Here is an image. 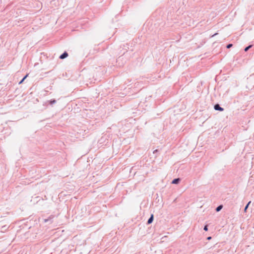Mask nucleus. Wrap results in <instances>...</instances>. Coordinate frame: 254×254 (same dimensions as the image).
Wrapping results in <instances>:
<instances>
[{"instance_id":"1","label":"nucleus","mask_w":254,"mask_h":254,"mask_svg":"<svg viewBox=\"0 0 254 254\" xmlns=\"http://www.w3.org/2000/svg\"><path fill=\"white\" fill-rule=\"evenodd\" d=\"M214 108L216 111H221V112L224 111V108H223L221 107H220V105L218 104H217L215 105L214 106Z\"/></svg>"},{"instance_id":"2","label":"nucleus","mask_w":254,"mask_h":254,"mask_svg":"<svg viewBox=\"0 0 254 254\" xmlns=\"http://www.w3.org/2000/svg\"><path fill=\"white\" fill-rule=\"evenodd\" d=\"M68 56V53L66 52H64V53H63L60 56V59H64L67 57Z\"/></svg>"},{"instance_id":"3","label":"nucleus","mask_w":254,"mask_h":254,"mask_svg":"<svg viewBox=\"0 0 254 254\" xmlns=\"http://www.w3.org/2000/svg\"><path fill=\"white\" fill-rule=\"evenodd\" d=\"M154 219V216L153 214H151L149 218L147 220V224H150L152 223Z\"/></svg>"},{"instance_id":"4","label":"nucleus","mask_w":254,"mask_h":254,"mask_svg":"<svg viewBox=\"0 0 254 254\" xmlns=\"http://www.w3.org/2000/svg\"><path fill=\"white\" fill-rule=\"evenodd\" d=\"M181 181V179L180 178H176L174 179L172 182V184H178Z\"/></svg>"},{"instance_id":"5","label":"nucleus","mask_w":254,"mask_h":254,"mask_svg":"<svg viewBox=\"0 0 254 254\" xmlns=\"http://www.w3.org/2000/svg\"><path fill=\"white\" fill-rule=\"evenodd\" d=\"M251 203V201H250L247 203V204L245 206V208H244V212H247V209L248 208L249 206V205L250 204V203Z\"/></svg>"},{"instance_id":"6","label":"nucleus","mask_w":254,"mask_h":254,"mask_svg":"<svg viewBox=\"0 0 254 254\" xmlns=\"http://www.w3.org/2000/svg\"><path fill=\"white\" fill-rule=\"evenodd\" d=\"M222 207H223V206L222 205H219L218 206H217L216 207V211L217 212H219V211H220L222 209Z\"/></svg>"},{"instance_id":"7","label":"nucleus","mask_w":254,"mask_h":254,"mask_svg":"<svg viewBox=\"0 0 254 254\" xmlns=\"http://www.w3.org/2000/svg\"><path fill=\"white\" fill-rule=\"evenodd\" d=\"M52 218L51 217H50L48 219H44V222H45V223L48 222H52Z\"/></svg>"},{"instance_id":"8","label":"nucleus","mask_w":254,"mask_h":254,"mask_svg":"<svg viewBox=\"0 0 254 254\" xmlns=\"http://www.w3.org/2000/svg\"><path fill=\"white\" fill-rule=\"evenodd\" d=\"M252 47V45H249L248 47H246L244 49V51L245 52H247L251 47Z\"/></svg>"},{"instance_id":"9","label":"nucleus","mask_w":254,"mask_h":254,"mask_svg":"<svg viewBox=\"0 0 254 254\" xmlns=\"http://www.w3.org/2000/svg\"><path fill=\"white\" fill-rule=\"evenodd\" d=\"M50 102V104L51 105H53L54 104L56 103V100H55V99H53V100H51L49 101Z\"/></svg>"},{"instance_id":"10","label":"nucleus","mask_w":254,"mask_h":254,"mask_svg":"<svg viewBox=\"0 0 254 254\" xmlns=\"http://www.w3.org/2000/svg\"><path fill=\"white\" fill-rule=\"evenodd\" d=\"M232 46H233V45L232 44H229L227 45L226 47H227V48L229 49L231 47H232Z\"/></svg>"},{"instance_id":"11","label":"nucleus","mask_w":254,"mask_h":254,"mask_svg":"<svg viewBox=\"0 0 254 254\" xmlns=\"http://www.w3.org/2000/svg\"><path fill=\"white\" fill-rule=\"evenodd\" d=\"M203 229L204 231H207L208 230V226L207 225L204 226Z\"/></svg>"},{"instance_id":"12","label":"nucleus","mask_w":254,"mask_h":254,"mask_svg":"<svg viewBox=\"0 0 254 254\" xmlns=\"http://www.w3.org/2000/svg\"><path fill=\"white\" fill-rule=\"evenodd\" d=\"M24 79H23V78H22L21 81L19 82V84H21L22 83L23 81H24Z\"/></svg>"},{"instance_id":"13","label":"nucleus","mask_w":254,"mask_h":254,"mask_svg":"<svg viewBox=\"0 0 254 254\" xmlns=\"http://www.w3.org/2000/svg\"><path fill=\"white\" fill-rule=\"evenodd\" d=\"M158 152V150L157 149H156V150H154L153 153L155 154L156 153H157Z\"/></svg>"},{"instance_id":"14","label":"nucleus","mask_w":254,"mask_h":254,"mask_svg":"<svg viewBox=\"0 0 254 254\" xmlns=\"http://www.w3.org/2000/svg\"><path fill=\"white\" fill-rule=\"evenodd\" d=\"M207 240H211V237H210V236L208 237L207 238Z\"/></svg>"},{"instance_id":"15","label":"nucleus","mask_w":254,"mask_h":254,"mask_svg":"<svg viewBox=\"0 0 254 254\" xmlns=\"http://www.w3.org/2000/svg\"><path fill=\"white\" fill-rule=\"evenodd\" d=\"M28 76V74H26L25 76H24V77L23 78V79H25V78Z\"/></svg>"},{"instance_id":"16","label":"nucleus","mask_w":254,"mask_h":254,"mask_svg":"<svg viewBox=\"0 0 254 254\" xmlns=\"http://www.w3.org/2000/svg\"><path fill=\"white\" fill-rule=\"evenodd\" d=\"M217 34H218V33H216L214 34L212 36V37H214V36H216Z\"/></svg>"}]
</instances>
